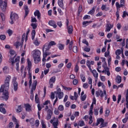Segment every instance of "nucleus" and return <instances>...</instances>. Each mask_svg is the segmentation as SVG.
<instances>
[{
	"instance_id": "1",
	"label": "nucleus",
	"mask_w": 128,
	"mask_h": 128,
	"mask_svg": "<svg viewBox=\"0 0 128 128\" xmlns=\"http://www.w3.org/2000/svg\"><path fill=\"white\" fill-rule=\"evenodd\" d=\"M12 80V76L8 75L4 82V84L2 85L0 88V92H3L2 96V98L4 100H8V88H10V82Z\"/></svg>"
},
{
	"instance_id": "2",
	"label": "nucleus",
	"mask_w": 128,
	"mask_h": 128,
	"mask_svg": "<svg viewBox=\"0 0 128 128\" xmlns=\"http://www.w3.org/2000/svg\"><path fill=\"white\" fill-rule=\"evenodd\" d=\"M40 54H42L40 50L38 49H36L32 52V56L34 60V64H38L40 62Z\"/></svg>"
},
{
	"instance_id": "3",
	"label": "nucleus",
	"mask_w": 128,
	"mask_h": 128,
	"mask_svg": "<svg viewBox=\"0 0 128 128\" xmlns=\"http://www.w3.org/2000/svg\"><path fill=\"white\" fill-rule=\"evenodd\" d=\"M10 54L12 56H14V57L10 58L9 59L10 62L12 66H14V58L16 57V52L14 50H10Z\"/></svg>"
},
{
	"instance_id": "4",
	"label": "nucleus",
	"mask_w": 128,
	"mask_h": 128,
	"mask_svg": "<svg viewBox=\"0 0 128 128\" xmlns=\"http://www.w3.org/2000/svg\"><path fill=\"white\" fill-rule=\"evenodd\" d=\"M18 18V14L14 13L13 14H11L10 15V23L11 24H14V22Z\"/></svg>"
},
{
	"instance_id": "5",
	"label": "nucleus",
	"mask_w": 128,
	"mask_h": 128,
	"mask_svg": "<svg viewBox=\"0 0 128 128\" xmlns=\"http://www.w3.org/2000/svg\"><path fill=\"white\" fill-rule=\"evenodd\" d=\"M3 0H0V7L2 12H6L8 6V1L6 0L2 2Z\"/></svg>"
},
{
	"instance_id": "6",
	"label": "nucleus",
	"mask_w": 128,
	"mask_h": 128,
	"mask_svg": "<svg viewBox=\"0 0 128 128\" xmlns=\"http://www.w3.org/2000/svg\"><path fill=\"white\" fill-rule=\"evenodd\" d=\"M31 26H32L33 30H32V32L31 34H32V40H34V38L36 36V28H38V24H36L32 23L30 24Z\"/></svg>"
},
{
	"instance_id": "7",
	"label": "nucleus",
	"mask_w": 128,
	"mask_h": 128,
	"mask_svg": "<svg viewBox=\"0 0 128 128\" xmlns=\"http://www.w3.org/2000/svg\"><path fill=\"white\" fill-rule=\"evenodd\" d=\"M54 92L56 94V96H57L59 100H61V98H64V92H62L60 88L57 89L56 91H55Z\"/></svg>"
},
{
	"instance_id": "8",
	"label": "nucleus",
	"mask_w": 128,
	"mask_h": 128,
	"mask_svg": "<svg viewBox=\"0 0 128 128\" xmlns=\"http://www.w3.org/2000/svg\"><path fill=\"white\" fill-rule=\"evenodd\" d=\"M20 56H18L14 60V64H16V70H17V72H19L20 71V66H19V64H20Z\"/></svg>"
},
{
	"instance_id": "9",
	"label": "nucleus",
	"mask_w": 128,
	"mask_h": 128,
	"mask_svg": "<svg viewBox=\"0 0 128 128\" xmlns=\"http://www.w3.org/2000/svg\"><path fill=\"white\" fill-rule=\"evenodd\" d=\"M12 82L14 86V92H16L18 90V82H16V78L14 77L12 78Z\"/></svg>"
},
{
	"instance_id": "10",
	"label": "nucleus",
	"mask_w": 128,
	"mask_h": 128,
	"mask_svg": "<svg viewBox=\"0 0 128 128\" xmlns=\"http://www.w3.org/2000/svg\"><path fill=\"white\" fill-rule=\"evenodd\" d=\"M49 26H52L54 28H58V25H56V22L54 20H50L48 22Z\"/></svg>"
},
{
	"instance_id": "11",
	"label": "nucleus",
	"mask_w": 128,
	"mask_h": 128,
	"mask_svg": "<svg viewBox=\"0 0 128 128\" xmlns=\"http://www.w3.org/2000/svg\"><path fill=\"white\" fill-rule=\"evenodd\" d=\"M114 28V24L108 23L106 26V32H110V30Z\"/></svg>"
},
{
	"instance_id": "12",
	"label": "nucleus",
	"mask_w": 128,
	"mask_h": 128,
	"mask_svg": "<svg viewBox=\"0 0 128 128\" xmlns=\"http://www.w3.org/2000/svg\"><path fill=\"white\" fill-rule=\"evenodd\" d=\"M52 111L50 109H49L48 110L47 116L46 117L47 120H50V118H52Z\"/></svg>"
},
{
	"instance_id": "13",
	"label": "nucleus",
	"mask_w": 128,
	"mask_h": 128,
	"mask_svg": "<svg viewBox=\"0 0 128 128\" xmlns=\"http://www.w3.org/2000/svg\"><path fill=\"white\" fill-rule=\"evenodd\" d=\"M96 122H97L95 124V126H98L100 124H102L104 122V120L102 118H99L96 120Z\"/></svg>"
},
{
	"instance_id": "14",
	"label": "nucleus",
	"mask_w": 128,
	"mask_h": 128,
	"mask_svg": "<svg viewBox=\"0 0 128 128\" xmlns=\"http://www.w3.org/2000/svg\"><path fill=\"white\" fill-rule=\"evenodd\" d=\"M66 30L68 34H72V32H74V27L70 25L66 27Z\"/></svg>"
},
{
	"instance_id": "15",
	"label": "nucleus",
	"mask_w": 128,
	"mask_h": 128,
	"mask_svg": "<svg viewBox=\"0 0 128 128\" xmlns=\"http://www.w3.org/2000/svg\"><path fill=\"white\" fill-rule=\"evenodd\" d=\"M27 64H28V72H30V70H32V64L30 60V58H27Z\"/></svg>"
},
{
	"instance_id": "16",
	"label": "nucleus",
	"mask_w": 128,
	"mask_h": 128,
	"mask_svg": "<svg viewBox=\"0 0 128 128\" xmlns=\"http://www.w3.org/2000/svg\"><path fill=\"white\" fill-rule=\"evenodd\" d=\"M58 5L62 10H64V0H58Z\"/></svg>"
},
{
	"instance_id": "17",
	"label": "nucleus",
	"mask_w": 128,
	"mask_h": 128,
	"mask_svg": "<svg viewBox=\"0 0 128 128\" xmlns=\"http://www.w3.org/2000/svg\"><path fill=\"white\" fill-rule=\"evenodd\" d=\"M50 46L48 44V43H46L44 44V47L42 48L43 52L44 50H50Z\"/></svg>"
},
{
	"instance_id": "18",
	"label": "nucleus",
	"mask_w": 128,
	"mask_h": 128,
	"mask_svg": "<svg viewBox=\"0 0 128 128\" xmlns=\"http://www.w3.org/2000/svg\"><path fill=\"white\" fill-rule=\"evenodd\" d=\"M24 106L26 112H30L32 110V106L29 104H24Z\"/></svg>"
},
{
	"instance_id": "19",
	"label": "nucleus",
	"mask_w": 128,
	"mask_h": 128,
	"mask_svg": "<svg viewBox=\"0 0 128 128\" xmlns=\"http://www.w3.org/2000/svg\"><path fill=\"white\" fill-rule=\"evenodd\" d=\"M24 10H25V15L24 18H26L28 16V14H30V10H28V6H24Z\"/></svg>"
},
{
	"instance_id": "20",
	"label": "nucleus",
	"mask_w": 128,
	"mask_h": 128,
	"mask_svg": "<svg viewBox=\"0 0 128 128\" xmlns=\"http://www.w3.org/2000/svg\"><path fill=\"white\" fill-rule=\"evenodd\" d=\"M34 16H37L38 20H40L41 14H40V10H36L34 12Z\"/></svg>"
},
{
	"instance_id": "21",
	"label": "nucleus",
	"mask_w": 128,
	"mask_h": 128,
	"mask_svg": "<svg viewBox=\"0 0 128 128\" xmlns=\"http://www.w3.org/2000/svg\"><path fill=\"white\" fill-rule=\"evenodd\" d=\"M36 86H38V81L36 80H35L33 82L31 90H36Z\"/></svg>"
},
{
	"instance_id": "22",
	"label": "nucleus",
	"mask_w": 128,
	"mask_h": 128,
	"mask_svg": "<svg viewBox=\"0 0 128 128\" xmlns=\"http://www.w3.org/2000/svg\"><path fill=\"white\" fill-rule=\"evenodd\" d=\"M116 82L117 84H120V82H122V76H117L116 78Z\"/></svg>"
},
{
	"instance_id": "23",
	"label": "nucleus",
	"mask_w": 128,
	"mask_h": 128,
	"mask_svg": "<svg viewBox=\"0 0 128 128\" xmlns=\"http://www.w3.org/2000/svg\"><path fill=\"white\" fill-rule=\"evenodd\" d=\"M102 10H105L106 12H108V10H110V8L106 7V5L102 4L101 6Z\"/></svg>"
},
{
	"instance_id": "24",
	"label": "nucleus",
	"mask_w": 128,
	"mask_h": 128,
	"mask_svg": "<svg viewBox=\"0 0 128 128\" xmlns=\"http://www.w3.org/2000/svg\"><path fill=\"white\" fill-rule=\"evenodd\" d=\"M56 76H52L49 80V84H54L56 82Z\"/></svg>"
},
{
	"instance_id": "25",
	"label": "nucleus",
	"mask_w": 128,
	"mask_h": 128,
	"mask_svg": "<svg viewBox=\"0 0 128 128\" xmlns=\"http://www.w3.org/2000/svg\"><path fill=\"white\" fill-rule=\"evenodd\" d=\"M92 73L94 78H98V73L96 72V70H93L92 71Z\"/></svg>"
},
{
	"instance_id": "26",
	"label": "nucleus",
	"mask_w": 128,
	"mask_h": 128,
	"mask_svg": "<svg viewBox=\"0 0 128 128\" xmlns=\"http://www.w3.org/2000/svg\"><path fill=\"white\" fill-rule=\"evenodd\" d=\"M29 122L31 124V126H34L36 123H34V118H30Z\"/></svg>"
},
{
	"instance_id": "27",
	"label": "nucleus",
	"mask_w": 128,
	"mask_h": 128,
	"mask_svg": "<svg viewBox=\"0 0 128 128\" xmlns=\"http://www.w3.org/2000/svg\"><path fill=\"white\" fill-rule=\"evenodd\" d=\"M58 48L60 50H64V44H58Z\"/></svg>"
},
{
	"instance_id": "28",
	"label": "nucleus",
	"mask_w": 128,
	"mask_h": 128,
	"mask_svg": "<svg viewBox=\"0 0 128 128\" xmlns=\"http://www.w3.org/2000/svg\"><path fill=\"white\" fill-rule=\"evenodd\" d=\"M49 50H44V52H43V56H48L50 54V52H48Z\"/></svg>"
},
{
	"instance_id": "29",
	"label": "nucleus",
	"mask_w": 128,
	"mask_h": 128,
	"mask_svg": "<svg viewBox=\"0 0 128 128\" xmlns=\"http://www.w3.org/2000/svg\"><path fill=\"white\" fill-rule=\"evenodd\" d=\"M90 24H92V21H84L82 24V26H88Z\"/></svg>"
},
{
	"instance_id": "30",
	"label": "nucleus",
	"mask_w": 128,
	"mask_h": 128,
	"mask_svg": "<svg viewBox=\"0 0 128 128\" xmlns=\"http://www.w3.org/2000/svg\"><path fill=\"white\" fill-rule=\"evenodd\" d=\"M116 10H118V8H124V5L122 4H120L118 2H116Z\"/></svg>"
},
{
	"instance_id": "31",
	"label": "nucleus",
	"mask_w": 128,
	"mask_h": 128,
	"mask_svg": "<svg viewBox=\"0 0 128 128\" xmlns=\"http://www.w3.org/2000/svg\"><path fill=\"white\" fill-rule=\"evenodd\" d=\"M35 102L36 104L40 103V98H38V94H36L35 96Z\"/></svg>"
},
{
	"instance_id": "32",
	"label": "nucleus",
	"mask_w": 128,
	"mask_h": 128,
	"mask_svg": "<svg viewBox=\"0 0 128 128\" xmlns=\"http://www.w3.org/2000/svg\"><path fill=\"white\" fill-rule=\"evenodd\" d=\"M22 111V105L18 106V108L16 109V112H21Z\"/></svg>"
},
{
	"instance_id": "33",
	"label": "nucleus",
	"mask_w": 128,
	"mask_h": 128,
	"mask_svg": "<svg viewBox=\"0 0 128 128\" xmlns=\"http://www.w3.org/2000/svg\"><path fill=\"white\" fill-rule=\"evenodd\" d=\"M14 46H16V48H18L20 46V42L17 41L14 44Z\"/></svg>"
},
{
	"instance_id": "34",
	"label": "nucleus",
	"mask_w": 128,
	"mask_h": 128,
	"mask_svg": "<svg viewBox=\"0 0 128 128\" xmlns=\"http://www.w3.org/2000/svg\"><path fill=\"white\" fill-rule=\"evenodd\" d=\"M115 54H116V56H120V54H122V50L120 49L116 50V51L115 52Z\"/></svg>"
},
{
	"instance_id": "35",
	"label": "nucleus",
	"mask_w": 128,
	"mask_h": 128,
	"mask_svg": "<svg viewBox=\"0 0 128 128\" xmlns=\"http://www.w3.org/2000/svg\"><path fill=\"white\" fill-rule=\"evenodd\" d=\"M0 16L2 22H4L6 20V16L4 15V14L0 13Z\"/></svg>"
},
{
	"instance_id": "36",
	"label": "nucleus",
	"mask_w": 128,
	"mask_h": 128,
	"mask_svg": "<svg viewBox=\"0 0 128 128\" xmlns=\"http://www.w3.org/2000/svg\"><path fill=\"white\" fill-rule=\"evenodd\" d=\"M40 126V120H36L35 121V127L38 128Z\"/></svg>"
},
{
	"instance_id": "37",
	"label": "nucleus",
	"mask_w": 128,
	"mask_h": 128,
	"mask_svg": "<svg viewBox=\"0 0 128 128\" xmlns=\"http://www.w3.org/2000/svg\"><path fill=\"white\" fill-rule=\"evenodd\" d=\"M82 12V6H80L78 7V15L80 16V12Z\"/></svg>"
},
{
	"instance_id": "38",
	"label": "nucleus",
	"mask_w": 128,
	"mask_h": 128,
	"mask_svg": "<svg viewBox=\"0 0 128 128\" xmlns=\"http://www.w3.org/2000/svg\"><path fill=\"white\" fill-rule=\"evenodd\" d=\"M78 70H80V67L78 66V65L76 64L74 68V72L77 74V72H78Z\"/></svg>"
},
{
	"instance_id": "39",
	"label": "nucleus",
	"mask_w": 128,
	"mask_h": 128,
	"mask_svg": "<svg viewBox=\"0 0 128 128\" xmlns=\"http://www.w3.org/2000/svg\"><path fill=\"white\" fill-rule=\"evenodd\" d=\"M34 44H35V46H40V43L38 40V38H36V40H34Z\"/></svg>"
},
{
	"instance_id": "40",
	"label": "nucleus",
	"mask_w": 128,
	"mask_h": 128,
	"mask_svg": "<svg viewBox=\"0 0 128 128\" xmlns=\"http://www.w3.org/2000/svg\"><path fill=\"white\" fill-rule=\"evenodd\" d=\"M62 88H63L64 90H72V88H70V87H66V86H64L62 85Z\"/></svg>"
},
{
	"instance_id": "41",
	"label": "nucleus",
	"mask_w": 128,
	"mask_h": 128,
	"mask_svg": "<svg viewBox=\"0 0 128 128\" xmlns=\"http://www.w3.org/2000/svg\"><path fill=\"white\" fill-rule=\"evenodd\" d=\"M108 122H103L102 124H100V128H106V126H108Z\"/></svg>"
},
{
	"instance_id": "42",
	"label": "nucleus",
	"mask_w": 128,
	"mask_h": 128,
	"mask_svg": "<svg viewBox=\"0 0 128 128\" xmlns=\"http://www.w3.org/2000/svg\"><path fill=\"white\" fill-rule=\"evenodd\" d=\"M6 35H4V34H0V40H6Z\"/></svg>"
},
{
	"instance_id": "43",
	"label": "nucleus",
	"mask_w": 128,
	"mask_h": 128,
	"mask_svg": "<svg viewBox=\"0 0 128 128\" xmlns=\"http://www.w3.org/2000/svg\"><path fill=\"white\" fill-rule=\"evenodd\" d=\"M80 78L83 82H86V77L84 76V75L81 74L80 75Z\"/></svg>"
},
{
	"instance_id": "44",
	"label": "nucleus",
	"mask_w": 128,
	"mask_h": 128,
	"mask_svg": "<svg viewBox=\"0 0 128 128\" xmlns=\"http://www.w3.org/2000/svg\"><path fill=\"white\" fill-rule=\"evenodd\" d=\"M72 52H74V54H76V52H78V46H74L72 48Z\"/></svg>"
},
{
	"instance_id": "45",
	"label": "nucleus",
	"mask_w": 128,
	"mask_h": 128,
	"mask_svg": "<svg viewBox=\"0 0 128 128\" xmlns=\"http://www.w3.org/2000/svg\"><path fill=\"white\" fill-rule=\"evenodd\" d=\"M28 76H29L28 77V78L29 80H32V72H28Z\"/></svg>"
},
{
	"instance_id": "46",
	"label": "nucleus",
	"mask_w": 128,
	"mask_h": 128,
	"mask_svg": "<svg viewBox=\"0 0 128 128\" xmlns=\"http://www.w3.org/2000/svg\"><path fill=\"white\" fill-rule=\"evenodd\" d=\"M58 12L60 14V16H64V12L62 10V9L60 8H58Z\"/></svg>"
},
{
	"instance_id": "47",
	"label": "nucleus",
	"mask_w": 128,
	"mask_h": 128,
	"mask_svg": "<svg viewBox=\"0 0 128 128\" xmlns=\"http://www.w3.org/2000/svg\"><path fill=\"white\" fill-rule=\"evenodd\" d=\"M48 44L50 45V47L52 48V46H56V42L54 41H51L50 43H48Z\"/></svg>"
},
{
	"instance_id": "48",
	"label": "nucleus",
	"mask_w": 128,
	"mask_h": 128,
	"mask_svg": "<svg viewBox=\"0 0 128 128\" xmlns=\"http://www.w3.org/2000/svg\"><path fill=\"white\" fill-rule=\"evenodd\" d=\"M94 12L95 10L94 8H92V10H91L90 11H89L88 13V14H91L92 16V14H94Z\"/></svg>"
},
{
	"instance_id": "49",
	"label": "nucleus",
	"mask_w": 128,
	"mask_h": 128,
	"mask_svg": "<svg viewBox=\"0 0 128 128\" xmlns=\"http://www.w3.org/2000/svg\"><path fill=\"white\" fill-rule=\"evenodd\" d=\"M0 112H2V114H6V108H1L0 109Z\"/></svg>"
},
{
	"instance_id": "50",
	"label": "nucleus",
	"mask_w": 128,
	"mask_h": 128,
	"mask_svg": "<svg viewBox=\"0 0 128 128\" xmlns=\"http://www.w3.org/2000/svg\"><path fill=\"white\" fill-rule=\"evenodd\" d=\"M84 50V52H90V48H88V46H85Z\"/></svg>"
},
{
	"instance_id": "51",
	"label": "nucleus",
	"mask_w": 128,
	"mask_h": 128,
	"mask_svg": "<svg viewBox=\"0 0 128 128\" xmlns=\"http://www.w3.org/2000/svg\"><path fill=\"white\" fill-rule=\"evenodd\" d=\"M128 16V12H126V11H124L123 12V14L122 16V17L123 18H126V16Z\"/></svg>"
},
{
	"instance_id": "52",
	"label": "nucleus",
	"mask_w": 128,
	"mask_h": 128,
	"mask_svg": "<svg viewBox=\"0 0 128 128\" xmlns=\"http://www.w3.org/2000/svg\"><path fill=\"white\" fill-rule=\"evenodd\" d=\"M3 72L4 74H8V66H5L3 68Z\"/></svg>"
},
{
	"instance_id": "53",
	"label": "nucleus",
	"mask_w": 128,
	"mask_h": 128,
	"mask_svg": "<svg viewBox=\"0 0 128 128\" xmlns=\"http://www.w3.org/2000/svg\"><path fill=\"white\" fill-rule=\"evenodd\" d=\"M90 16L88 15H85L84 17H83V20H90Z\"/></svg>"
},
{
	"instance_id": "54",
	"label": "nucleus",
	"mask_w": 128,
	"mask_h": 128,
	"mask_svg": "<svg viewBox=\"0 0 128 128\" xmlns=\"http://www.w3.org/2000/svg\"><path fill=\"white\" fill-rule=\"evenodd\" d=\"M58 109L59 110H60V112H62V110H64V106L62 105H60L58 107Z\"/></svg>"
},
{
	"instance_id": "55",
	"label": "nucleus",
	"mask_w": 128,
	"mask_h": 128,
	"mask_svg": "<svg viewBox=\"0 0 128 128\" xmlns=\"http://www.w3.org/2000/svg\"><path fill=\"white\" fill-rule=\"evenodd\" d=\"M116 20H120V12L117 10L116 12Z\"/></svg>"
},
{
	"instance_id": "56",
	"label": "nucleus",
	"mask_w": 128,
	"mask_h": 128,
	"mask_svg": "<svg viewBox=\"0 0 128 128\" xmlns=\"http://www.w3.org/2000/svg\"><path fill=\"white\" fill-rule=\"evenodd\" d=\"M56 24L59 26V28H62V21L58 22Z\"/></svg>"
},
{
	"instance_id": "57",
	"label": "nucleus",
	"mask_w": 128,
	"mask_h": 128,
	"mask_svg": "<svg viewBox=\"0 0 128 128\" xmlns=\"http://www.w3.org/2000/svg\"><path fill=\"white\" fill-rule=\"evenodd\" d=\"M88 84H92V79L90 77L88 78Z\"/></svg>"
},
{
	"instance_id": "58",
	"label": "nucleus",
	"mask_w": 128,
	"mask_h": 128,
	"mask_svg": "<svg viewBox=\"0 0 128 128\" xmlns=\"http://www.w3.org/2000/svg\"><path fill=\"white\" fill-rule=\"evenodd\" d=\"M7 32L9 36H10L12 34V30L10 29L8 30Z\"/></svg>"
},
{
	"instance_id": "59",
	"label": "nucleus",
	"mask_w": 128,
	"mask_h": 128,
	"mask_svg": "<svg viewBox=\"0 0 128 128\" xmlns=\"http://www.w3.org/2000/svg\"><path fill=\"white\" fill-rule=\"evenodd\" d=\"M52 125L54 126V127L58 126V121L57 120L56 122H53Z\"/></svg>"
},
{
	"instance_id": "60",
	"label": "nucleus",
	"mask_w": 128,
	"mask_h": 128,
	"mask_svg": "<svg viewBox=\"0 0 128 128\" xmlns=\"http://www.w3.org/2000/svg\"><path fill=\"white\" fill-rule=\"evenodd\" d=\"M54 98H55L54 93V92H52L50 94V98L51 100H54Z\"/></svg>"
},
{
	"instance_id": "61",
	"label": "nucleus",
	"mask_w": 128,
	"mask_h": 128,
	"mask_svg": "<svg viewBox=\"0 0 128 128\" xmlns=\"http://www.w3.org/2000/svg\"><path fill=\"white\" fill-rule=\"evenodd\" d=\"M54 114L56 116H58V114H60V111H58V110L57 108H56L54 111Z\"/></svg>"
},
{
	"instance_id": "62",
	"label": "nucleus",
	"mask_w": 128,
	"mask_h": 128,
	"mask_svg": "<svg viewBox=\"0 0 128 128\" xmlns=\"http://www.w3.org/2000/svg\"><path fill=\"white\" fill-rule=\"evenodd\" d=\"M83 88H86V89L88 88V84L84 83L83 84Z\"/></svg>"
},
{
	"instance_id": "63",
	"label": "nucleus",
	"mask_w": 128,
	"mask_h": 128,
	"mask_svg": "<svg viewBox=\"0 0 128 128\" xmlns=\"http://www.w3.org/2000/svg\"><path fill=\"white\" fill-rule=\"evenodd\" d=\"M41 124L42 125V128H46V124H44V121L42 120Z\"/></svg>"
},
{
	"instance_id": "64",
	"label": "nucleus",
	"mask_w": 128,
	"mask_h": 128,
	"mask_svg": "<svg viewBox=\"0 0 128 128\" xmlns=\"http://www.w3.org/2000/svg\"><path fill=\"white\" fill-rule=\"evenodd\" d=\"M94 114H95V116H98V110H94Z\"/></svg>"
}]
</instances>
